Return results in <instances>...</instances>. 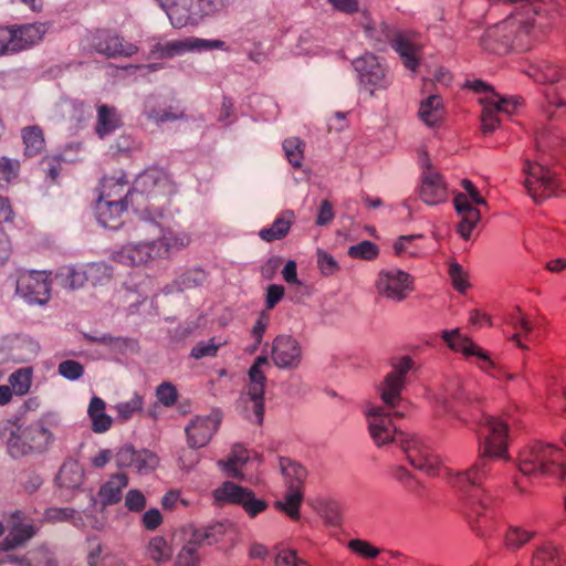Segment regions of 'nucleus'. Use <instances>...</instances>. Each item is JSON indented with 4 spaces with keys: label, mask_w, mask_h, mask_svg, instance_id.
<instances>
[{
    "label": "nucleus",
    "mask_w": 566,
    "mask_h": 566,
    "mask_svg": "<svg viewBox=\"0 0 566 566\" xmlns=\"http://www.w3.org/2000/svg\"><path fill=\"white\" fill-rule=\"evenodd\" d=\"M524 170L525 188L535 201L559 195V180L549 169L538 163L526 161Z\"/></svg>",
    "instance_id": "nucleus-10"
},
{
    "label": "nucleus",
    "mask_w": 566,
    "mask_h": 566,
    "mask_svg": "<svg viewBox=\"0 0 566 566\" xmlns=\"http://www.w3.org/2000/svg\"><path fill=\"white\" fill-rule=\"evenodd\" d=\"M354 66L363 84L374 88H386L388 86L389 82L386 78L385 69L374 54L367 53L356 59Z\"/></svg>",
    "instance_id": "nucleus-22"
},
{
    "label": "nucleus",
    "mask_w": 566,
    "mask_h": 566,
    "mask_svg": "<svg viewBox=\"0 0 566 566\" xmlns=\"http://www.w3.org/2000/svg\"><path fill=\"white\" fill-rule=\"evenodd\" d=\"M348 548L365 559L376 558L380 551L373 546L369 542L364 539H350L348 542Z\"/></svg>",
    "instance_id": "nucleus-58"
},
{
    "label": "nucleus",
    "mask_w": 566,
    "mask_h": 566,
    "mask_svg": "<svg viewBox=\"0 0 566 566\" xmlns=\"http://www.w3.org/2000/svg\"><path fill=\"white\" fill-rule=\"evenodd\" d=\"M269 322H270L269 314L265 313V312H262L260 314L259 318L256 319L252 331H251V335H252V337L254 339L253 349H256L261 345L263 336H264V333H265L266 327L269 325Z\"/></svg>",
    "instance_id": "nucleus-63"
},
{
    "label": "nucleus",
    "mask_w": 566,
    "mask_h": 566,
    "mask_svg": "<svg viewBox=\"0 0 566 566\" xmlns=\"http://www.w3.org/2000/svg\"><path fill=\"white\" fill-rule=\"evenodd\" d=\"M218 421L211 417H196L186 428L189 447H205L218 430Z\"/></svg>",
    "instance_id": "nucleus-23"
},
{
    "label": "nucleus",
    "mask_w": 566,
    "mask_h": 566,
    "mask_svg": "<svg viewBox=\"0 0 566 566\" xmlns=\"http://www.w3.org/2000/svg\"><path fill=\"white\" fill-rule=\"evenodd\" d=\"M547 102L555 106H566V70L554 86L545 91Z\"/></svg>",
    "instance_id": "nucleus-54"
},
{
    "label": "nucleus",
    "mask_w": 566,
    "mask_h": 566,
    "mask_svg": "<svg viewBox=\"0 0 566 566\" xmlns=\"http://www.w3.org/2000/svg\"><path fill=\"white\" fill-rule=\"evenodd\" d=\"M156 397L164 406L171 407L177 402L178 392L172 384L163 382L156 389Z\"/></svg>",
    "instance_id": "nucleus-59"
},
{
    "label": "nucleus",
    "mask_w": 566,
    "mask_h": 566,
    "mask_svg": "<svg viewBox=\"0 0 566 566\" xmlns=\"http://www.w3.org/2000/svg\"><path fill=\"white\" fill-rule=\"evenodd\" d=\"M28 454L42 452L53 440L52 432L42 424H32L22 430Z\"/></svg>",
    "instance_id": "nucleus-33"
},
{
    "label": "nucleus",
    "mask_w": 566,
    "mask_h": 566,
    "mask_svg": "<svg viewBox=\"0 0 566 566\" xmlns=\"http://www.w3.org/2000/svg\"><path fill=\"white\" fill-rule=\"evenodd\" d=\"M517 465L525 476L563 480L566 475V453L552 443L535 441L520 451Z\"/></svg>",
    "instance_id": "nucleus-4"
},
{
    "label": "nucleus",
    "mask_w": 566,
    "mask_h": 566,
    "mask_svg": "<svg viewBox=\"0 0 566 566\" xmlns=\"http://www.w3.org/2000/svg\"><path fill=\"white\" fill-rule=\"evenodd\" d=\"M534 535V532L521 527H510L505 533L504 543L507 548L515 551L528 543Z\"/></svg>",
    "instance_id": "nucleus-51"
},
{
    "label": "nucleus",
    "mask_w": 566,
    "mask_h": 566,
    "mask_svg": "<svg viewBox=\"0 0 566 566\" xmlns=\"http://www.w3.org/2000/svg\"><path fill=\"white\" fill-rule=\"evenodd\" d=\"M21 164L18 159L0 157V187H6L18 179Z\"/></svg>",
    "instance_id": "nucleus-49"
},
{
    "label": "nucleus",
    "mask_w": 566,
    "mask_h": 566,
    "mask_svg": "<svg viewBox=\"0 0 566 566\" xmlns=\"http://www.w3.org/2000/svg\"><path fill=\"white\" fill-rule=\"evenodd\" d=\"M128 485V476L125 473H115L103 483L98 490V497L104 506L118 503L123 496V490Z\"/></svg>",
    "instance_id": "nucleus-32"
},
{
    "label": "nucleus",
    "mask_w": 566,
    "mask_h": 566,
    "mask_svg": "<svg viewBox=\"0 0 566 566\" xmlns=\"http://www.w3.org/2000/svg\"><path fill=\"white\" fill-rule=\"evenodd\" d=\"M199 560L198 549L188 543L185 544L177 557L178 566H198Z\"/></svg>",
    "instance_id": "nucleus-62"
},
{
    "label": "nucleus",
    "mask_w": 566,
    "mask_h": 566,
    "mask_svg": "<svg viewBox=\"0 0 566 566\" xmlns=\"http://www.w3.org/2000/svg\"><path fill=\"white\" fill-rule=\"evenodd\" d=\"M448 272L455 291L465 293L470 289L469 273L459 263L450 262Z\"/></svg>",
    "instance_id": "nucleus-53"
},
{
    "label": "nucleus",
    "mask_w": 566,
    "mask_h": 566,
    "mask_svg": "<svg viewBox=\"0 0 566 566\" xmlns=\"http://www.w3.org/2000/svg\"><path fill=\"white\" fill-rule=\"evenodd\" d=\"M134 192L137 197V208H140L144 199L168 200L176 192V184L166 169L151 166L138 175L134 184Z\"/></svg>",
    "instance_id": "nucleus-6"
},
{
    "label": "nucleus",
    "mask_w": 566,
    "mask_h": 566,
    "mask_svg": "<svg viewBox=\"0 0 566 566\" xmlns=\"http://www.w3.org/2000/svg\"><path fill=\"white\" fill-rule=\"evenodd\" d=\"M422 239V235H402L394 243L395 254L399 258H420L424 254V250L416 244L413 241Z\"/></svg>",
    "instance_id": "nucleus-45"
},
{
    "label": "nucleus",
    "mask_w": 566,
    "mask_h": 566,
    "mask_svg": "<svg viewBox=\"0 0 566 566\" xmlns=\"http://www.w3.org/2000/svg\"><path fill=\"white\" fill-rule=\"evenodd\" d=\"M147 501L145 495L136 489L129 490L125 496V507L129 512H143Z\"/></svg>",
    "instance_id": "nucleus-61"
},
{
    "label": "nucleus",
    "mask_w": 566,
    "mask_h": 566,
    "mask_svg": "<svg viewBox=\"0 0 566 566\" xmlns=\"http://www.w3.org/2000/svg\"><path fill=\"white\" fill-rule=\"evenodd\" d=\"M283 148L290 164L294 167H301L304 148L303 142L300 138L292 137L284 142Z\"/></svg>",
    "instance_id": "nucleus-56"
},
{
    "label": "nucleus",
    "mask_w": 566,
    "mask_h": 566,
    "mask_svg": "<svg viewBox=\"0 0 566 566\" xmlns=\"http://www.w3.org/2000/svg\"><path fill=\"white\" fill-rule=\"evenodd\" d=\"M400 448L406 454L409 463L428 475H439L442 467L438 458L429 452V449L413 436L406 434L400 439Z\"/></svg>",
    "instance_id": "nucleus-13"
},
{
    "label": "nucleus",
    "mask_w": 566,
    "mask_h": 566,
    "mask_svg": "<svg viewBox=\"0 0 566 566\" xmlns=\"http://www.w3.org/2000/svg\"><path fill=\"white\" fill-rule=\"evenodd\" d=\"M95 134L104 139L106 136L120 128L123 125L122 116L115 106L108 104L96 105Z\"/></svg>",
    "instance_id": "nucleus-29"
},
{
    "label": "nucleus",
    "mask_w": 566,
    "mask_h": 566,
    "mask_svg": "<svg viewBox=\"0 0 566 566\" xmlns=\"http://www.w3.org/2000/svg\"><path fill=\"white\" fill-rule=\"evenodd\" d=\"M287 491L283 500L275 502L277 510L284 512L291 520H300V506L304 497L303 488L286 486Z\"/></svg>",
    "instance_id": "nucleus-40"
},
{
    "label": "nucleus",
    "mask_w": 566,
    "mask_h": 566,
    "mask_svg": "<svg viewBox=\"0 0 566 566\" xmlns=\"http://www.w3.org/2000/svg\"><path fill=\"white\" fill-rule=\"evenodd\" d=\"M510 324L515 329L511 336V340L515 342L517 347L527 349L528 346L525 344V342H531L532 339L531 335L534 329L533 322L517 312L512 316Z\"/></svg>",
    "instance_id": "nucleus-43"
},
{
    "label": "nucleus",
    "mask_w": 566,
    "mask_h": 566,
    "mask_svg": "<svg viewBox=\"0 0 566 566\" xmlns=\"http://www.w3.org/2000/svg\"><path fill=\"white\" fill-rule=\"evenodd\" d=\"M375 287L380 296L400 302L413 290V279L402 270H382L378 273Z\"/></svg>",
    "instance_id": "nucleus-12"
},
{
    "label": "nucleus",
    "mask_w": 566,
    "mask_h": 566,
    "mask_svg": "<svg viewBox=\"0 0 566 566\" xmlns=\"http://www.w3.org/2000/svg\"><path fill=\"white\" fill-rule=\"evenodd\" d=\"M444 116L446 108L441 96L433 94L421 102L419 117L427 126L436 127L441 125Z\"/></svg>",
    "instance_id": "nucleus-35"
},
{
    "label": "nucleus",
    "mask_w": 566,
    "mask_h": 566,
    "mask_svg": "<svg viewBox=\"0 0 566 566\" xmlns=\"http://www.w3.org/2000/svg\"><path fill=\"white\" fill-rule=\"evenodd\" d=\"M249 451L242 444L233 446L231 453L226 462H220L229 476L241 478V468L249 460Z\"/></svg>",
    "instance_id": "nucleus-44"
},
{
    "label": "nucleus",
    "mask_w": 566,
    "mask_h": 566,
    "mask_svg": "<svg viewBox=\"0 0 566 566\" xmlns=\"http://www.w3.org/2000/svg\"><path fill=\"white\" fill-rule=\"evenodd\" d=\"M15 52L27 50L40 42L48 31L46 23H27L22 25L11 27Z\"/></svg>",
    "instance_id": "nucleus-27"
},
{
    "label": "nucleus",
    "mask_w": 566,
    "mask_h": 566,
    "mask_svg": "<svg viewBox=\"0 0 566 566\" xmlns=\"http://www.w3.org/2000/svg\"><path fill=\"white\" fill-rule=\"evenodd\" d=\"M448 347L461 354L465 359L475 364L482 371L497 379H513L490 355L488 350L473 342L472 338L460 333L458 328L446 329L441 335Z\"/></svg>",
    "instance_id": "nucleus-5"
},
{
    "label": "nucleus",
    "mask_w": 566,
    "mask_h": 566,
    "mask_svg": "<svg viewBox=\"0 0 566 566\" xmlns=\"http://www.w3.org/2000/svg\"><path fill=\"white\" fill-rule=\"evenodd\" d=\"M413 361L409 356H403L392 363V371L389 373L379 386L380 398L385 407H370L366 410L368 429L374 442L381 447L389 442H400L407 433L399 431L394 419H400L405 415L401 411H389L395 409L401 401V390L405 386V378L412 368Z\"/></svg>",
    "instance_id": "nucleus-2"
},
{
    "label": "nucleus",
    "mask_w": 566,
    "mask_h": 566,
    "mask_svg": "<svg viewBox=\"0 0 566 566\" xmlns=\"http://www.w3.org/2000/svg\"><path fill=\"white\" fill-rule=\"evenodd\" d=\"M228 50L226 42L221 40H203L198 38H188L185 40L170 41L158 46L157 52L163 59H171L176 55L189 51L202 50Z\"/></svg>",
    "instance_id": "nucleus-20"
},
{
    "label": "nucleus",
    "mask_w": 566,
    "mask_h": 566,
    "mask_svg": "<svg viewBox=\"0 0 566 566\" xmlns=\"http://www.w3.org/2000/svg\"><path fill=\"white\" fill-rule=\"evenodd\" d=\"M563 549L552 543L537 547L532 555L531 566H564Z\"/></svg>",
    "instance_id": "nucleus-37"
},
{
    "label": "nucleus",
    "mask_w": 566,
    "mask_h": 566,
    "mask_svg": "<svg viewBox=\"0 0 566 566\" xmlns=\"http://www.w3.org/2000/svg\"><path fill=\"white\" fill-rule=\"evenodd\" d=\"M534 24V13L526 17L521 13L511 15L484 32L482 46L496 54L506 53L511 49H527L531 45Z\"/></svg>",
    "instance_id": "nucleus-3"
},
{
    "label": "nucleus",
    "mask_w": 566,
    "mask_h": 566,
    "mask_svg": "<svg viewBox=\"0 0 566 566\" xmlns=\"http://www.w3.org/2000/svg\"><path fill=\"white\" fill-rule=\"evenodd\" d=\"M449 196L442 175L428 164L422 170L419 197L427 205H439L447 201Z\"/></svg>",
    "instance_id": "nucleus-17"
},
{
    "label": "nucleus",
    "mask_w": 566,
    "mask_h": 566,
    "mask_svg": "<svg viewBox=\"0 0 566 566\" xmlns=\"http://www.w3.org/2000/svg\"><path fill=\"white\" fill-rule=\"evenodd\" d=\"M174 551L172 538L155 535L145 546V556L156 565H161L171 560Z\"/></svg>",
    "instance_id": "nucleus-31"
},
{
    "label": "nucleus",
    "mask_w": 566,
    "mask_h": 566,
    "mask_svg": "<svg viewBox=\"0 0 566 566\" xmlns=\"http://www.w3.org/2000/svg\"><path fill=\"white\" fill-rule=\"evenodd\" d=\"M126 203L115 201H99L95 206L98 222L108 229H117L122 224V216L127 210Z\"/></svg>",
    "instance_id": "nucleus-30"
},
{
    "label": "nucleus",
    "mask_w": 566,
    "mask_h": 566,
    "mask_svg": "<svg viewBox=\"0 0 566 566\" xmlns=\"http://www.w3.org/2000/svg\"><path fill=\"white\" fill-rule=\"evenodd\" d=\"M91 46L106 57H130L138 52V46L126 41L109 29H97L91 33Z\"/></svg>",
    "instance_id": "nucleus-11"
},
{
    "label": "nucleus",
    "mask_w": 566,
    "mask_h": 566,
    "mask_svg": "<svg viewBox=\"0 0 566 566\" xmlns=\"http://www.w3.org/2000/svg\"><path fill=\"white\" fill-rule=\"evenodd\" d=\"M21 137L24 145V156L35 157L45 148V138L43 129L38 125L27 126L21 130Z\"/></svg>",
    "instance_id": "nucleus-39"
},
{
    "label": "nucleus",
    "mask_w": 566,
    "mask_h": 566,
    "mask_svg": "<svg viewBox=\"0 0 566 566\" xmlns=\"http://www.w3.org/2000/svg\"><path fill=\"white\" fill-rule=\"evenodd\" d=\"M0 440L6 444L11 457L28 455L22 429L12 420L7 419L0 422Z\"/></svg>",
    "instance_id": "nucleus-25"
},
{
    "label": "nucleus",
    "mask_w": 566,
    "mask_h": 566,
    "mask_svg": "<svg viewBox=\"0 0 566 566\" xmlns=\"http://www.w3.org/2000/svg\"><path fill=\"white\" fill-rule=\"evenodd\" d=\"M379 254L378 247L371 241L365 240L348 249V255L353 259L371 261Z\"/></svg>",
    "instance_id": "nucleus-55"
},
{
    "label": "nucleus",
    "mask_w": 566,
    "mask_h": 566,
    "mask_svg": "<svg viewBox=\"0 0 566 566\" xmlns=\"http://www.w3.org/2000/svg\"><path fill=\"white\" fill-rule=\"evenodd\" d=\"M9 386L17 396H24L30 391L32 384V369L19 368L9 376Z\"/></svg>",
    "instance_id": "nucleus-46"
},
{
    "label": "nucleus",
    "mask_w": 566,
    "mask_h": 566,
    "mask_svg": "<svg viewBox=\"0 0 566 566\" xmlns=\"http://www.w3.org/2000/svg\"><path fill=\"white\" fill-rule=\"evenodd\" d=\"M87 416L91 420L93 432L104 433L112 428L113 418L106 413V402L102 398L97 396L91 398Z\"/></svg>",
    "instance_id": "nucleus-34"
},
{
    "label": "nucleus",
    "mask_w": 566,
    "mask_h": 566,
    "mask_svg": "<svg viewBox=\"0 0 566 566\" xmlns=\"http://www.w3.org/2000/svg\"><path fill=\"white\" fill-rule=\"evenodd\" d=\"M227 342L216 343V338L212 337L209 342H200L196 346L192 347L190 356L195 359H201L203 357H214L219 348L226 345Z\"/></svg>",
    "instance_id": "nucleus-57"
},
{
    "label": "nucleus",
    "mask_w": 566,
    "mask_h": 566,
    "mask_svg": "<svg viewBox=\"0 0 566 566\" xmlns=\"http://www.w3.org/2000/svg\"><path fill=\"white\" fill-rule=\"evenodd\" d=\"M86 282L92 285L108 282L113 276V269L104 262L90 263L84 266Z\"/></svg>",
    "instance_id": "nucleus-47"
},
{
    "label": "nucleus",
    "mask_w": 566,
    "mask_h": 566,
    "mask_svg": "<svg viewBox=\"0 0 566 566\" xmlns=\"http://www.w3.org/2000/svg\"><path fill=\"white\" fill-rule=\"evenodd\" d=\"M212 495L218 505H241L250 517H255L268 507L266 502L255 499L251 490L244 489L230 481L223 482L219 488L213 490Z\"/></svg>",
    "instance_id": "nucleus-9"
},
{
    "label": "nucleus",
    "mask_w": 566,
    "mask_h": 566,
    "mask_svg": "<svg viewBox=\"0 0 566 566\" xmlns=\"http://www.w3.org/2000/svg\"><path fill=\"white\" fill-rule=\"evenodd\" d=\"M59 373L70 380H76L83 376L84 367L76 360L67 359L60 363Z\"/></svg>",
    "instance_id": "nucleus-60"
},
{
    "label": "nucleus",
    "mask_w": 566,
    "mask_h": 566,
    "mask_svg": "<svg viewBox=\"0 0 566 566\" xmlns=\"http://www.w3.org/2000/svg\"><path fill=\"white\" fill-rule=\"evenodd\" d=\"M52 272L24 270L17 279V293L30 304L44 305L51 298Z\"/></svg>",
    "instance_id": "nucleus-8"
},
{
    "label": "nucleus",
    "mask_w": 566,
    "mask_h": 566,
    "mask_svg": "<svg viewBox=\"0 0 566 566\" xmlns=\"http://www.w3.org/2000/svg\"><path fill=\"white\" fill-rule=\"evenodd\" d=\"M207 4L206 0H174L166 13L175 28H184L197 24L207 13Z\"/></svg>",
    "instance_id": "nucleus-18"
},
{
    "label": "nucleus",
    "mask_w": 566,
    "mask_h": 566,
    "mask_svg": "<svg viewBox=\"0 0 566 566\" xmlns=\"http://www.w3.org/2000/svg\"><path fill=\"white\" fill-rule=\"evenodd\" d=\"M280 467L286 486L304 489V482L306 480L307 472L303 465L289 458H281Z\"/></svg>",
    "instance_id": "nucleus-42"
},
{
    "label": "nucleus",
    "mask_w": 566,
    "mask_h": 566,
    "mask_svg": "<svg viewBox=\"0 0 566 566\" xmlns=\"http://www.w3.org/2000/svg\"><path fill=\"white\" fill-rule=\"evenodd\" d=\"M222 535L223 526L220 524L202 526L193 530L187 543L199 551L202 546H210L218 543Z\"/></svg>",
    "instance_id": "nucleus-41"
},
{
    "label": "nucleus",
    "mask_w": 566,
    "mask_h": 566,
    "mask_svg": "<svg viewBox=\"0 0 566 566\" xmlns=\"http://www.w3.org/2000/svg\"><path fill=\"white\" fill-rule=\"evenodd\" d=\"M268 364L266 356L255 358L249 370L248 396L253 402V411L256 417V423L262 424L264 416V388L266 382L265 374L262 367Z\"/></svg>",
    "instance_id": "nucleus-16"
},
{
    "label": "nucleus",
    "mask_w": 566,
    "mask_h": 566,
    "mask_svg": "<svg viewBox=\"0 0 566 566\" xmlns=\"http://www.w3.org/2000/svg\"><path fill=\"white\" fill-rule=\"evenodd\" d=\"M454 400L455 403L450 408L459 415L467 412L460 407L468 406V417L463 418L465 422L476 421L488 428V434L480 446L475 463L468 470L451 476L452 485L463 493L462 512L472 531L480 537H488L499 528L501 515L493 497L482 488V484L491 472V460L509 458V424L502 418L484 415L479 407V401H473L462 392Z\"/></svg>",
    "instance_id": "nucleus-1"
},
{
    "label": "nucleus",
    "mask_w": 566,
    "mask_h": 566,
    "mask_svg": "<svg viewBox=\"0 0 566 566\" xmlns=\"http://www.w3.org/2000/svg\"><path fill=\"white\" fill-rule=\"evenodd\" d=\"M56 277L61 280L63 286L71 290L80 289L86 283L84 268L63 266L57 272Z\"/></svg>",
    "instance_id": "nucleus-48"
},
{
    "label": "nucleus",
    "mask_w": 566,
    "mask_h": 566,
    "mask_svg": "<svg viewBox=\"0 0 566 566\" xmlns=\"http://www.w3.org/2000/svg\"><path fill=\"white\" fill-rule=\"evenodd\" d=\"M98 200L115 201L126 203V206H137V197L134 192V187H130L128 177L123 171L103 178Z\"/></svg>",
    "instance_id": "nucleus-14"
},
{
    "label": "nucleus",
    "mask_w": 566,
    "mask_h": 566,
    "mask_svg": "<svg viewBox=\"0 0 566 566\" xmlns=\"http://www.w3.org/2000/svg\"><path fill=\"white\" fill-rule=\"evenodd\" d=\"M565 70L566 69H562L559 65L553 62L541 61L530 65L526 73L530 77L538 83L552 84V86H554Z\"/></svg>",
    "instance_id": "nucleus-36"
},
{
    "label": "nucleus",
    "mask_w": 566,
    "mask_h": 566,
    "mask_svg": "<svg viewBox=\"0 0 566 566\" xmlns=\"http://www.w3.org/2000/svg\"><path fill=\"white\" fill-rule=\"evenodd\" d=\"M144 406V398L135 394L129 400L119 402L115 406L117 417L120 421L129 420L135 413L142 411Z\"/></svg>",
    "instance_id": "nucleus-52"
},
{
    "label": "nucleus",
    "mask_w": 566,
    "mask_h": 566,
    "mask_svg": "<svg viewBox=\"0 0 566 566\" xmlns=\"http://www.w3.org/2000/svg\"><path fill=\"white\" fill-rule=\"evenodd\" d=\"M391 46L399 53L403 65L415 72L419 66L421 45L412 41L407 33H398L391 40Z\"/></svg>",
    "instance_id": "nucleus-28"
},
{
    "label": "nucleus",
    "mask_w": 566,
    "mask_h": 566,
    "mask_svg": "<svg viewBox=\"0 0 566 566\" xmlns=\"http://www.w3.org/2000/svg\"><path fill=\"white\" fill-rule=\"evenodd\" d=\"M482 104L481 112V127L483 133H492L500 124L499 115L502 113H510L511 111L505 105L511 104L506 98H502L495 94L490 97L480 99Z\"/></svg>",
    "instance_id": "nucleus-24"
},
{
    "label": "nucleus",
    "mask_w": 566,
    "mask_h": 566,
    "mask_svg": "<svg viewBox=\"0 0 566 566\" xmlns=\"http://www.w3.org/2000/svg\"><path fill=\"white\" fill-rule=\"evenodd\" d=\"M295 216L292 210L283 211L269 228H263L259 235L263 241L273 242L281 240L289 233Z\"/></svg>",
    "instance_id": "nucleus-38"
},
{
    "label": "nucleus",
    "mask_w": 566,
    "mask_h": 566,
    "mask_svg": "<svg viewBox=\"0 0 566 566\" xmlns=\"http://www.w3.org/2000/svg\"><path fill=\"white\" fill-rule=\"evenodd\" d=\"M461 186L467 193H458L453 199V203L457 212L461 217L458 232L464 240H469L473 229L481 219V212L474 208L472 203L486 205V201L471 180L463 179Z\"/></svg>",
    "instance_id": "nucleus-7"
},
{
    "label": "nucleus",
    "mask_w": 566,
    "mask_h": 566,
    "mask_svg": "<svg viewBox=\"0 0 566 566\" xmlns=\"http://www.w3.org/2000/svg\"><path fill=\"white\" fill-rule=\"evenodd\" d=\"M271 358L279 368H294L301 363L302 350L295 338L280 335L273 340Z\"/></svg>",
    "instance_id": "nucleus-21"
},
{
    "label": "nucleus",
    "mask_w": 566,
    "mask_h": 566,
    "mask_svg": "<svg viewBox=\"0 0 566 566\" xmlns=\"http://www.w3.org/2000/svg\"><path fill=\"white\" fill-rule=\"evenodd\" d=\"M160 260L169 259L175 252H178L190 243V237L186 232H176L171 229H160V235L154 240Z\"/></svg>",
    "instance_id": "nucleus-26"
},
{
    "label": "nucleus",
    "mask_w": 566,
    "mask_h": 566,
    "mask_svg": "<svg viewBox=\"0 0 566 566\" xmlns=\"http://www.w3.org/2000/svg\"><path fill=\"white\" fill-rule=\"evenodd\" d=\"M164 522L163 515L158 509H149L142 516V525L147 531L157 530Z\"/></svg>",
    "instance_id": "nucleus-64"
},
{
    "label": "nucleus",
    "mask_w": 566,
    "mask_h": 566,
    "mask_svg": "<svg viewBox=\"0 0 566 566\" xmlns=\"http://www.w3.org/2000/svg\"><path fill=\"white\" fill-rule=\"evenodd\" d=\"M9 524V533L0 544L3 551H11L24 545L39 531V526L33 520L21 511H15L11 514Z\"/></svg>",
    "instance_id": "nucleus-15"
},
{
    "label": "nucleus",
    "mask_w": 566,
    "mask_h": 566,
    "mask_svg": "<svg viewBox=\"0 0 566 566\" xmlns=\"http://www.w3.org/2000/svg\"><path fill=\"white\" fill-rule=\"evenodd\" d=\"M113 260L123 265L139 266L159 261L160 258L156 243L149 241L123 247L120 250L113 253Z\"/></svg>",
    "instance_id": "nucleus-19"
},
{
    "label": "nucleus",
    "mask_w": 566,
    "mask_h": 566,
    "mask_svg": "<svg viewBox=\"0 0 566 566\" xmlns=\"http://www.w3.org/2000/svg\"><path fill=\"white\" fill-rule=\"evenodd\" d=\"M63 163L64 158L59 154L46 155L41 159L40 165L49 182L53 184L57 180Z\"/></svg>",
    "instance_id": "nucleus-50"
}]
</instances>
